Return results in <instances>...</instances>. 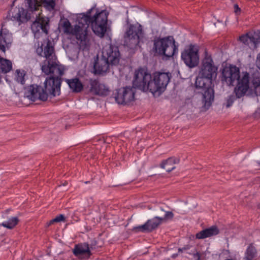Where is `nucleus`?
Listing matches in <instances>:
<instances>
[{"instance_id":"obj_1","label":"nucleus","mask_w":260,"mask_h":260,"mask_svg":"<svg viewBox=\"0 0 260 260\" xmlns=\"http://www.w3.org/2000/svg\"><path fill=\"white\" fill-rule=\"evenodd\" d=\"M36 52L38 55L45 57L41 65V70L45 74L50 75L46 78L44 87L31 85L25 91L24 96L32 101L40 100L46 101L60 94V86L64 74V68L57 63L54 47L48 40L46 46L39 47Z\"/></svg>"},{"instance_id":"obj_2","label":"nucleus","mask_w":260,"mask_h":260,"mask_svg":"<svg viewBox=\"0 0 260 260\" xmlns=\"http://www.w3.org/2000/svg\"><path fill=\"white\" fill-rule=\"evenodd\" d=\"M219 78L223 84L233 86L237 81L234 93L238 97H243L249 89L250 75L247 72L240 73V69L235 65L226 64L220 70Z\"/></svg>"},{"instance_id":"obj_3","label":"nucleus","mask_w":260,"mask_h":260,"mask_svg":"<svg viewBox=\"0 0 260 260\" xmlns=\"http://www.w3.org/2000/svg\"><path fill=\"white\" fill-rule=\"evenodd\" d=\"M94 8L88 10L86 13L80 14L78 17V25L77 28L82 30H86L89 25H91L94 33L100 38H103L107 31V25L108 14L106 11H98L91 15V12Z\"/></svg>"},{"instance_id":"obj_4","label":"nucleus","mask_w":260,"mask_h":260,"mask_svg":"<svg viewBox=\"0 0 260 260\" xmlns=\"http://www.w3.org/2000/svg\"><path fill=\"white\" fill-rule=\"evenodd\" d=\"M217 70L218 67L215 64L211 55L206 51L194 85L202 87L212 83L213 80L217 77Z\"/></svg>"},{"instance_id":"obj_5","label":"nucleus","mask_w":260,"mask_h":260,"mask_svg":"<svg viewBox=\"0 0 260 260\" xmlns=\"http://www.w3.org/2000/svg\"><path fill=\"white\" fill-rule=\"evenodd\" d=\"M152 51L155 55L171 57L177 53L178 45L172 36L157 37L153 41Z\"/></svg>"},{"instance_id":"obj_6","label":"nucleus","mask_w":260,"mask_h":260,"mask_svg":"<svg viewBox=\"0 0 260 260\" xmlns=\"http://www.w3.org/2000/svg\"><path fill=\"white\" fill-rule=\"evenodd\" d=\"M172 74L170 72L155 71L152 74L151 93L157 94L158 95L162 94L166 89Z\"/></svg>"},{"instance_id":"obj_7","label":"nucleus","mask_w":260,"mask_h":260,"mask_svg":"<svg viewBox=\"0 0 260 260\" xmlns=\"http://www.w3.org/2000/svg\"><path fill=\"white\" fill-rule=\"evenodd\" d=\"M152 74L146 68H140L135 72L133 86L143 92H151Z\"/></svg>"},{"instance_id":"obj_8","label":"nucleus","mask_w":260,"mask_h":260,"mask_svg":"<svg viewBox=\"0 0 260 260\" xmlns=\"http://www.w3.org/2000/svg\"><path fill=\"white\" fill-rule=\"evenodd\" d=\"M143 37L142 27L141 25L131 24L124 35V45L130 49H135L138 46L140 40Z\"/></svg>"},{"instance_id":"obj_9","label":"nucleus","mask_w":260,"mask_h":260,"mask_svg":"<svg viewBox=\"0 0 260 260\" xmlns=\"http://www.w3.org/2000/svg\"><path fill=\"white\" fill-rule=\"evenodd\" d=\"M174 217L172 212H166L164 217L155 216L154 218L148 220L143 225L135 226L133 231L135 232H141L143 233L151 232L156 229L164 221L172 219Z\"/></svg>"},{"instance_id":"obj_10","label":"nucleus","mask_w":260,"mask_h":260,"mask_svg":"<svg viewBox=\"0 0 260 260\" xmlns=\"http://www.w3.org/2000/svg\"><path fill=\"white\" fill-rule=\"evenodd\" d=\"M181 59L189 68H193L199 63V48L198 45L190 44L181 52Z\"/></svg>"},{"instance_id":"obj_11","label":"nucleus","mask_w":260,"mask_h":260,"mask_svg":"<svg viewBox=\"0 0 260 260\" xmlns=\"http://www.w3.org/2000/svg\"><path fill=\"white\" fill-rule=\"evenodd\" d=\"M102 56L111 66H117L121 58L118 47L112 44L105 46L103 49Z\"/></svg>"},{"instance_id":"obj_12","label":"nucleus","mask_w":260,"mask_h":260,"mask_svg":"<svg viewBox=\"0 0 260 260\" xmlns=\"http://www.w3.org/2000/svg\"><path fill=\"white\" fill-rule=\"evenodd\" d=\"M212 83L208 85L199 87L195 86L197 89L201 90L200 92L202 93V108L205 110H208L212 105L214 100V90Z\"/></svg>"},{"instance_id":"obj_13","label":"nucleus","mask_w":260,"mask_h":260,"mask_svg":"<svg viewBox=\"0 0 260 260\" xmlns=\"http://www.w3.org/2000/svg\"><path fill=\"white\" fill-rule=\"evenodd\" d=\"M134 87H125L116 90L115 100L121 105L126 104L135 99V90Z\"/></svg>"},{"instance_id":"obj_14","label":"nucleus","mask_w":260,"mask_h":260,"mask_svg":"<svg viewBox=\"0 0 260 260\" xmlns=\"http://www.w3.org/2000/svg\"><path fill=\"white\" fill-rule=\"evenodd\" d=\"M49 27V20L48 18L39 17L32 23L31 28L32 31L36 34L40 30L45 34H48Z\"/></svg>"},{"instance_id":"obj_15","label":"nucleus","mask_w":260,"mask_h":260,"mask_svg":"<svg viewBox=\"0 0 260 260\" xmlns=\"http://www.w3.org/2000/svg\"><path fill=\"white\" fill-rule=\"evenodd\" d=\"M12 36L7 29L2 28L0 31V52L5 53L6 48H9L12 42Z\"/></svg>"},{"instance_id":"obj_16","label":"nucleus","mask_w":260,"mask_h":260,"mask_svg":"<svg viewBox=\"0 0 260 260\" xmlns=\"http://www.w3.org/2000/svg\"><path fill=\"white\" fill-rule=\"evenodd\" d=\"M111 65L102 56L99 58L98 55L94 59L93 64V73L94 74H102L106 72Z\"/></svg>"},{"instance_id":"obj_17","label":"nucleus","mask_w":260,"mask_h":260,"mask_svg":"<svg viewBox=\"0 0 260 260\" xmlns=\"http://www.w3.org/2000/svg\"><path fill=\"white\" fill-rule=\"evenodd\" d=\"M74 254L80 258H88L91 254L88 244L86 243L76 245L73 249Z\"/></svg>"},{"instance_id":"obj_18","label":"nucleus","mask_w":260,"mask_h":260,"mask_svg":"<svg viewBox=\"0 0 260 260\" xmlns=\"http://www.w3.org/2000/svg\"><path fill=\"white\" fill-rule=\"evenodd\" d=\"M76 31L74 34L76 35V39L80 41L79 46L83 50L88 49L89 47V41L87 39L86 30H82L79 28H75Z\"/></svg>"},{"instance_id":"obj_19","label":"nucleus","mask_w":260,"mask_h":260,"mask_svg":"<svg viewBox=\"0 0 260 260\" xmlns=\"http://www.w3.org/2000/svg\"><path fill=\"white\" fill-rule=\"evenodd\" d=\"M10 210V209H8L3 212L2 217L4 219H8V220L6 222H3L1 224V225L8 229L11 230L17 225L19 220L17 217H12L11 218H9L7 214Z\"/></svg>"},{"instance_id":"obj_20","label":"nucleus","mask_w":260,"mask_h":260,"mask_svg":"<svg viewBox=\"0 0 260 260\" xmlns=\"http://www.w3.org/2000/svg\"><path fill=\"white\" fill-rule=\"evenodd\" d=\"M219 230L216 226L213 225L209 228L203 230L196 235V238L198 239H203L218 234Z\"/></svg>"},{"instance_id":"obj_21","label":"nucleus","mask_w":260,"mask_h":260,"mask_svg":"<svg viewBox=\"0 0 260 260\" xmlns=\"http://www.w3.org/2000/svg\"><path fill=\"white\" fill-rule=\"evenodd\" d=\"M14 10L12 16L18 21L23 22L27 21L31 18V13L28 11L24 10L23 8H18Z\"/></svg>"},{"instance_id":"obj_22","label":"nucleus","mask_w":260,"mask_h":260,"mask_svg":"<svg viewBox=\"0 0 260 260\" xmlns=\"http://www.w3.org/2000/svg\"><path fill=\"white\" fill-rule=\"evenodd\" d=\"M180 159L177 157H171L162 161L160 167L162 169H166L167 172H170L175 169V164H178Z\"/></svg>"},{"instance_id":"obj_23","label":"nucleus","mask_w":260,"mask_h":260,"mask_svg":"<svg viewBox=\"0 0 260 260\" xmlns=\"http://www.w3.org/2000/svg\"><path fill=\"white\" fill-rule=\"evenodd\" d=\"M12 69V62L7 59L0 56V83L2 78V74H7Z\"/></svg>"},{"instance_id":"obj_24","label":"nucleus","mask_w":260,"mask_h":260,"mask_svg":"<svg viewBox=\"0 0 260 260\" xmlns=\"http://www.w3.org/2000/svg\"><path fill=\"white\" fill-rule=\"evenodd\" d=\"M66 81L71 89H72V90L74 92H80L83 88L82 83L77 78H75L72 79H67Z\"/></svg>"},{"instance_id":"obj_25","label":"nucleus","mask_w":260,"mask_h":260,"mask_svg":"<svg viewBox=\"0 0 260 260\" xmlns=\"http://www.w3.org/2000/svg\"><path fill=\"white\" fill-rule=\"evenodd\" d=\"M257 255V250L253 245L251 243L247 247L245 252L244 260H253Z\"/></svg>"},{"instance_id":"obj_26","label":"nucleus","mask_w":260,"mask_h":260,"mask_svg":"<svg viewBox=\"0 0 260 260\" xmlns=\"http://www.w3.org/2000/svg\"><path fill=\"white\" fill-rule=\"evenodd\" d=\"M28 6L29 11L32 12L39 9L41 6V2L40 0H25Z\"/></svg>"},{"instance_id":"obj_27","label":"nucleus","mask_w":260,"mask_h":260,"mask_svg":"<svg viewBox=\"0 0 260 260\" xmlns=\"http://www.w3.org/2000/svg\"><path fill=\"white\" fill-rule=\"evenodd\" d=\"M26 72L23 70H16L15 71V80L22 85L25 84Z\"/></svg>"},{"instance_id":"obj_28","label":"nucleus","mask_w":260,"mask_h":260,"mask_svg":"<svg viewBox=\"0 0 260 260\" xmlns=\"http://www.w3.org/2000/svg\"><path fill=\"white\" fill-rule=\"evenodd\" d=\"M61 26L63 29L64 32L68 34H74V31H76L75 28H73L71 23L68 19L63 20L61 24Z\"/></svg>"},{"instance_id":"obj_29","label":"nucleus","mask_w":260,"mask_h":260,"mask_svg":"<svg viewBox=\"0 0 260 260\" xmlns=\"http://www.w3.org/2000/svg\"><path fill=\"white\" fill-rule=\"evenodd\" d=\"M242 97H238L237 95L233 92V94L228 95L226 98H225L223 105L226 108H229L232 106L233 104L237 99H240Z\"/></svg>"},{"instance_id":"obj_30","label":"nucleus","mask_w":260,"mask_h":260,"mask_svg":"<svg viewBox=\"0 0 260 260\" xmlns=\"http://www.w3.org/2000/svg\"><path fill=\"white\" fill-rule=\"evenodd\" d=\"M252 84L255 94L256 96L260 95V78H253L252 80Z\"/></svg>"},{"instance_id":"obj_31","label":"nucleus","mask_w":260,"mask_h":260,"mask_svg":"<svg viewBox=\"0 0 260 260\" xmlns=\"http://www.w3.org/2000/svg\"><path fill=\"white\" fill-rule=\"evenodd\" d=\"M109 90L104 84H99V86L96 88V90L94 94L99 95H106L108 94Z\"/></svg>"},{"instance_id":"obj_32","label":"nucleus","mask_w":260,"mask_h":260,"mask_svg":"<svg viewBox=\"0 0 260 260\" xmlns=\"http://www.w3.org/2000/svg\"><path fill=\"white\" fill-rule=\"evenodd\" d=\"M42 4L47 10L52 11L55 8V0H43Z\"/></svg>"},{"instance_id":"obj_33","label":"nucleus","mask_w":260,"mask_h":260,"mask_svg":"<svg viewBox=\"0 0 260 260\" xmlns=\"http://www.w3.org/2000/svg\"><path fill=\"white\" fill-rule=\"evenodd\" d=\"M251 43L256 45L260 43V30H257L251 35Z\"/></svg>"},{"instance_id":"obj_34","label":"nucleus","mask_w":260,"mask_h":260,"mask_svg":"<svg viewBox=\"0 0 260 260\" xmlns=\"http://www.w3.org/2000/svg\"><path fill=\"white\" fill-rule=\"evenodd\" d=\"M100 82L96 79H90L89 80L90 91L92 93H94L96 90V88L99 86Z\"/></svg>"},{"instance_id":"obj_35","label":"nucleus","mask_w":260,"mask_h":260,"mask_svg":"<svg viewBox=\"0 0 260 260\" xmlns=\"http://www.w3.org/2000/svg\"><path fill=\"white\" fill-rule=\"evenodd\" d=\"M239 40L243 44L249 45L251 43V35L247 34L239 37Z\"/></svg>"},{"instance_id":"obj_36","label":"nucleus","mask_w":260,"mask_h":260,"mask_svg":"<svg viewBox=\"0 0 260 260\" xmlns=\"http://www.w3.org/2000/svg\"><path fill=\"white\" fill-rule=\"evenodd\" d=\"M204 254V253H201L195 250L193 251L192 256L193 260H204L203 255Z\"/></svg>"},{"instance_id":"obj_37","label":"nucleus","mask_w":260,"mask_h":260,"mask_svg":"<svg viewBox=\"0 0 260 260\" xmlns=\"http://www.w3.org/2000/svg\"><path fill=\"white\" fill-rule=\"evenodd\" d=\"M65 218L63 215L60 214L58 216H57L55 218L53 219V221L56 222H60L61 221H64Z\"/></svg>"},{"instance_id":"obj_38","label":"nucleus","mask_w":260,"mask_h":260,"mask_svg":"<svg viewBox=\"0 0 260 260\" xmlns=\"http://www.w3.org/2000/svg\"><path fill=\"white\" fill-rule=\"evenodd\" d=\"M234 12L236 14H239L241 11L240 8L237 4H235L234 6Z\"/></svg>"},{"instance_id":"obj_39","label":"nucleus","mask_w":260,"mask_h":260,"mask_svg":"<svg viewBox=\"0 0 260 260\" xmlns=\"http://www.w3.org/2000/svg\"><path fill=\"white\" fill-rule=\"evenodd\" d=\"M166 211H165L162 208H160V209L158 211V214L160 216V217H164V215L166 214Z\"/></svg>"},{"instance_id":"obj_40","label":"nucleus","mask_w":260,"mask_h":260,"mask_svg":"<svg viewBox=\"0 0 260 260\" xmlns=\"http://www.w3.org/2000/svg\"><path fill=\"white\" fill-rule=\"evenodd\" d=\"M256 64L257 67L260 69V53L257 56Z\"/></svg>"},{"instance_id":"obj_41","label":"nucleus","mask_w":260,"mask_h":260,"mask_svg":"<svg viewBox=\"0 0 260 260\" xmlns=\"http://www.w3.org/2000/svg\"><path fill=\"white\" fill-rule=\"evenodd\" d=\"M54 222H56L55 221H53V219L49 221V222L47 223V226H49L51 225V224H53Z\"/></svg>"},{"instance_id":"obj_42","label":"nucleus","mask_w":260,"mask_h":260,"mask_svg":"<svg viewBox=\"0 0 260 260\" xmlns=\"http://www.w3.org/2000/svg\"><path fill=\"white\" fill-rule=\"evenodd\" d=\"M110 138H106L105 142L109 144L110 143Z\"/></svg>"},{"instance_id":"obj_43","label":"nucleus","mask_w":260,"mask_h":260,"mask_svg":"<svg viewBox=\"0 0 260 260\" xmlns=\"http://www.w3.org/2000/svg\"><path fill=\"white\" fill-rule=\"evenodd\" d=\"M186 249H187V248H186V247H184V248H183L182 249L179 248V251H182L183 250H186Z\"/></svg>"},{"instance_id":"obj_44","label":"nucleus","mask_w":260,"mask_h":260,"mask_svg":"<svg viewBox=\"0 0 260 260\" xmlns=\"http://www.w3.org/2000/svg\"><path fill=\"white\" fill-rule=\"evenodd\" d=\"M77 213H78V211H75L74 213V216H75L77 214Z\"/></svg>"},{"instance_id":"obj_45","label":"nucleus","mask_w":260,"mask_h":260,"mask_svg":"<svg viewBox=\"0 0 260 260\" xmlns=\"http://www.w3.org/2000/svg\"><path fill=\"white\" fill-rule=\"evenodd\" d=\"M224 260H236V259H234V258H227V259H225Z\"/></svg>"}]
</instances>
